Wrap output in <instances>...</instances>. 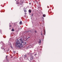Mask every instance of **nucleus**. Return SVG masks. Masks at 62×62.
Masks as SVG:
<instances>
[{"label":"nucleus","instance_id":"obj_1","mask_svg":"<svg viewBox=\"0 0 62 62\" xmlns=\"http://www.w3.org/2000/svg\"><path fill=\"white\" fill-rule=\"evenodd\" d=\"M19 44H20V42L18 40L16 42V46H17V45H18Z\"/></svg>","mask_w":62,"mask_h":62},{"label":"nucleus","instance_id":"obj_2","mask_svg":"<svg viewBox=\"0 0 62 62\" xmlns=\"http://www.w3.org/2000/svg\"><path fill=\"white\" fill-rule=\"evenodd\" d=\"M23 43V41H21V43H20V46H22V47H23V45H22V44Z\"/></svg>","mask_w":62,"mask_h":62},{"label":"nucleus","instance_id":"obj_3","mask_svg":"<svg viewBox=\"0 0 62 62\" xmlns=\"http://www.w3.org/2000/svg\"><path fill=\"white\" fill-rule=\"evenodd\" d=\"M33 56H31L30 58V60H33Z\"/></svg>","mask_w":62,"mask_h":62},{"label":"nucleus","instance_id":"obj_4","mask_svg":"<svg viewBox=\"0 0 62 62\" xmlns=\"http://www.w3.org/2000/svg\"><path fill=\"white\" fill-rule=\"evenodd\" d=\"M31 9H30L29 10V12L30 13H31Z\"/></svg>","mask_w":62,"mask_h":62},{"label":"nucleus","instance_id":"obj_5","mask_svg":"<svg viewBox=\"0 0 62 62\" xmlns=\"http://www.w3.org/2000/svg\"><path fill=\"white\" fill-rule=\"evenodd\" d=\"M39 40L40 41L39 42V43L40 44V43H41V40Z\"/></svg>","mask_w":62,"mask_h":62},{"label":"nucleus","instance_id":"obj_6","mask_svg":"<svg viewBox=\"0 0 62 62\" xmlns=\"http://www.w3.org/2000/svg\"><path fill=\"white\" fill-rule=\"evenodd\" d=\"M22 22L21 21H20V22L19 23V24H22Z\"/></svg>","mask_w":62,"mask_h":62},{"label":"nucleus","instance_id":"obj_7","mask_svg":"<svg viewBox=\"0 0 62 62\" xmlns=\"http://www.w3.org/2000/svg\"><path fill=\"white\" fill-rule=\"evenodd\" d=\"M24 56H25V57H24V58H26L27 57V56H26V55H24Z\"/></svg>","mask_w":62,"mask_h":62},{"label":"nucleus","instance_id":"obj_8","mask_svg":"<svg viewBox=\"0 0 62 62\" xmlns=\"http://www.w3.org/2000/svg\"><path fill=\"white\" fill-rule=\"evenodd\" d=\"M35 1L36 2L37 4H38V1L37 0H35Z\"/></svg>","mask_w":62,"mask_h":62},{"label":"nucleus","instance_id":"obj_9","mask_svg":"<svg viewBox=\"0 0 62 62\" xmlns=\"http://www.w3.org/2000/svg\"><path fill=\"white\" fill-rule=\"evenodd\" d=\"M44 35L45 34V31H44Z\"/></svg>","mask_w":62,"mask_h":62},{"label":"nucleus","instance_id":"obj_10","mask_svg":"<svg viewBox=\"0 0 62 62\" xmlns=\"http://www.w3.org/2000/svg\"><path fill=\"white\" fill-rule=\"evenodd\" d=\"M18 48H20L21 47L20 46V45H18Z\"/></svg>","mask_w":62,"mask_h":62},{"label":"nucleus","instance_id":"obj_11","mask_svg":"<svg viewBox=\"0 0 62 62\" xmlns=\"http://www.w3.org/2000/svg\"><path fill=\"white\" fill-rule=\"evenodd\" d=\"M19 40H20V41H22V38L20 39H19Z\"/></svg>","mask_w":62,"mask_h":62},{"label":"nucleus","instance_id":"obj_12","mask_svg":"<svg viewBox=\"0 0 62 62\" xmlns=\"http://www.w3.org/2000/svg\"><path fill=\"white\" fill-rule=\"evenodd\" d=\"M45 16H46V15H45V14H44L43 15V17H45Z\"/></svg>","mask_w":62,"mask_h":62},{"label":"nucleus","instance_id":"obj_13","mask_svg":"<svg viewBox=\"0 0 62 62\" xmlns=\"http://www.w3.org/2000/svg\"><path fill=\"white\" fill-rule=\"evenodd\" d=\"M1 48L2 49H4V47H1Z\"/></svg>","mask_w":62,"mask_h":62},{"label":"nucleus","instance_id":"obj_14","mask_svg":"<svg viewBox=\"0 0 62 62\" xmlns=\"http://www.w3.org/2000/svg\"><path fill=\"white\" fill-rule=\"evenodd\" d=\"M12 31H14V30L13 29H12Z\"/></svg>","mask_w":62,"mask_h":62},{"label":"nucleus","instance_id":"obj_15","mask_svg":"<svg viewBox=\"0 0 62 62\" xmlns=\"http://www.w3.org/2000/svg\"><path fill=\"white\" fill-rule=\"evenodd\" d=\"M4 50L5 52H6V49H4Z\"/></svg>","mask_w":62,"mask_h":62},{"label":"nucleus","instance_id":"obj_16","mask_svg":"<svg viewBox=\"0 0 62 62\" xmlns=\"http://www.w3.org/2000/svg\"><path fill=\"white\" fill-rule=\"evenodd\" d=\"M36 33H37V31H34Z\"/></svg>","mask_w":62,"mask_h":62},{"label":"nucleus","instance_id":"obj_17","mask_svg":"<svg viewBox=\"0 0 62 62\" xmlns=\"http://www.w3.org/2000/svg\"><path fill=\"white\" fill-rule=\"evenodd\" d=\"M9 49H7V50H6V51H9Z\"/></svg>","mask_w":62,"mask_h":62},{"label":"nucleus","instance_id":"obj_18","mask_svg":"<svg viewBox=\"0 0 62 62\" xmlns=\"http://www.w3.org/2000/svg\"><path fill=\"white\" fill-rule=\"evenodd\" d=\"M24 10V12H27L25 10Z\"/></svg>","mask_w":62,"mask_h":62},{"label":"nucleus","instance_id":"obj_19","mask_svg":"<svg viewBox=\"0 0 62 62\" xmlns=\"http://www.w3.org/2000/svg\"><path fill=\"white\" fill-rule=\"evenodd\" d=\"M11 58H13V56H11Z\"/></svg>","mask_w":62,"mask_h":62},{"label":"nucleus","instance_id":"obj_20","mask_svg":"<svg viewBox=\"0 0 62 62\" xmlns=\"http://www.w3.org/2000/svg\"><path fill=\"white\" fill-rule=\"evenodd\" d=\"M2 31L1 30H0V33Z\"/></svg>","mask_w":62,"mask_h":62},{"label":"nucleus","instance_id":"obj_21","mask_svg":"<svg viewBox=\"0 0 62 62\" xmlns=\"http://www.w3.org/2000/svg\"><path fill=\"white\" fill-rule=\"evenodd\" d=\"M9 27H10L11 26V25H10L9 26Z\"/></svg>","mask_w":62,"mask_h":62},{"label":"nucleus","instance_id":"obj_22","mask_svg":"<svg viewBox=\"0 0 62 62\" xmlns=\"http://www.w3.org/2000/svg\"><path fill=\"white\" fill-rule=\"evenodd\" d=\"M32 16H33V14H32Z\"/></svg>","mask_w":62,"mask_h":62},{"label":"nucleus","instance_id":"obj_23","mask_svg":"<svg viewBox=\"0 0 62 62\" xmlns=\"http://www.w3.org/2000/svg\"><path fill=\"white\" fill-rule=\"evenodd\" d=\"M37 55V54H34V55L35 56V55Z\"/></svg>","mask_w":62,"mask_h":62},{"label":"nucleus","instance_id":"obj_24","mask_svg":"<svg viewBox=\"0 0 62 62\" xmlns=\"http://www.w3.org/2000/svg\"><path fill=\"white\" fill-rule=\"evenodd\" d=\"M29 4L30 5L31 4V3H30Z\"/></svg>","mask_w":62,"mask_h":62},{"label":"nucleus","instance_id":"obj_25","mask_svg":"<svg viewBox=\"0 0 62 62\" xmlns=\"http://www.w3.org/2000/svg\"><path fill=\"white\" fill-rule=\"evenodd\" d=\"M7 56H6V58H7Z\"/></svg>","mask_w":62,"mask_h":62},{"label":"nucleus","instance_id":"obj_26","mask_svg":"<svg viewBox=\"0 0 62 62\" xmlns=\"http://www.w3.org/2000/svg\"><path fill=\"white\" fill-rule=\"evenodd\" d=\"M29 31H27V32H29Z\"/></svg>","mask_w":62,"mask_h":62},{"label":"nucleus","instance_id":"obj_27","mask_svg":"<svg viewBox=\"0 0 62 62\" xmlns=\"http://www.w3.org/2000/svg\"><path fill=\"white\" fill-rule=\"evenodd\" d=\"M26 16V15H25L24 16V17H25Z\"/></svg>","mask_w":62,"mask_h":62},{"label":"nucleus","instance_id":"obj_28","mask_svg":"<svg viewBox=\"0 0 62 62\" xmlns=\"http://www.w3.org/2000/svg\"><path fill=\"white\" fill-rule=\"evenodd\" d=\"M23 2H22V3L23 4Z\"/></svg>","mask_w":62,"mask_h":62},{"label":"nucleus","instance_id":"obj_29","mask_svg":"<svg viewBox=\"0 0 62 62\" xmlns=\"http://www.w3.org/2000/svg\"><path fill=\"white\" fill-rule=\"evenodd\" d=\"M30 38V37H28V38Z\"/></svg>","mask_w":62,"mask_h":62},{"label":"nucleus","instance_id":"obj_30","mask_svg":"<svg viewBox=\"0 0 62 62\" xmlns=\"http://www.w3.org/2000/svg\"><path fill=\"white\" fill-rule=\"evenodd\" d=\"M21 5H22V3H21Z\"/></svg>","mask_w":62,"mask_h":62},{"label":"nucleus","instance_id":"obj_31","mask_svg":"<svg viewBox=\"0 0 62 62\" xmlns=\"http://www.w3.org/2000/svg\"><path fill=\"white\" fill-rule=\"evenodd\" d=\"M11 47L12 48V47L11 46Z\"/></svg>","mask_w":62,"mask_h":62},{"label":"nucleus","instance_id":"obj_32","mask_svg":"<svg viewBox=\"0 0 62 62\" xmlns=\"http://www.w3.org/2000/svg\"><path fill=\"white\" fill-rule=\"evenodd\" d=\"M25 43L26 44V42H25Z\"/></svg>","mask_w":62,"mask_h":62},{"label":"nucleus","instance_id":"obj_33","mask_svg":"<svg viewBox=\"0 0 62 62\" xmlns=\"http://www.w3.org/2000/svg\"><path fill=\"white\" fill-rule=\"evenodd\" d=\"M20 2H21V1Z\"/></svg>","mask_w":62,"mask_h":62},{"label":"nucleus","instance_id":"obj_34","mask_svg":"<svg viewBox=\"0 0 62 62\" xmlns=\"http://www.w3.org/2000/svg\"><path fill=\"white\" fill-rule=\"evenodd\" d=\"M41 35H42V34H41Z\"/></svg>","mask_w":62,"mask_h":62}]
</instances>
